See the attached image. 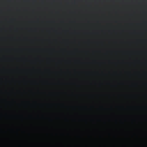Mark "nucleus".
Returning a JSON list of instances; mask_svg holds the SVG:
<instances>
[{
	"label": "nucleus",
	"instance_id": "obj_1",
	"mask_svg": "<svg viewBox=\"0 0 147 147\" xmlns=\"http://www.w3.org/2000/svg\"><path fill=\"white\" fill-rule=\"evenodd\" d=\"M49 145H0V147H124V145H54L55 144L51 142H43Z\"/></svg>",
	"mask_w": 147,
	"mask_h": 147
},
{
	"label": "nucleus",
	"instance_id": "obj_4",
	"mask_svg": "<svg viewBox=\"0 0 147 147\" xmlns=\"http://www.w3.org/2000/svg\"><path fill=\"white\" fill-rule=\"evenodd\" d=\"M61 143V142H53V144H62L61 143Z\"/></svg>",
	"mask_w": 147,
	"mask_h": 147
},
{
	"label": "nucleus",
	"instance_id": "obj_2",
	"mask_svg": "<svg viewBox=\"0 0 147 147\" xmlns=\"http://www.w3.org/2000/svg\"><path fill=\"white\" fill-rule=\"evenodd\" d=\"M124 147H147V145H124Z\"/></svg>",
	"mask_w": 147,
	"mask_h": 147
},
{
	"label": "nucleus",
	"instance_id": "obj_3",
	"mask_svg": "<svg viewBox=\"0 0 147 147\" xmlns=\"http://www.w3.org/2000/svg\"><path fill=\"white\" fill-rule=\"evenodd\" d=\"M61 143V142H53V144H62L61 143Z\"/></svg>",
	"mask_w": 147,
	"mask_h": 147
},
{
	"label": "nucleus",
	"instance_id": "obj_5",
	"mask_svg": "<svg viewBox=\"0 0 147 147\" xmlns=\"http://www.w3.org/2000/svg\"><path fill=\"white\" fill-rule=\"evenodd\" d=\"M39 143V144H41V143H42H42H43V142H42V143H41V142H40V143Z\"/></svg>",
	"mask_w": 147,
	"mask_h": 147
}]
</instances>
